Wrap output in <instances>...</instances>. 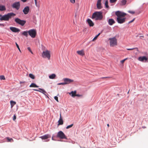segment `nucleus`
<instances>
[{
    "label": "nucleus",
    "mask_w": 148,
    "mask_h": 148,
    "mask_svg": "<svg viewBox=\"0 0 148 148\" xmlns=\"http://www.w3.org/2000/svg\"><path fill=\"white\" fill-rule=\"evenodd\" d=\"M110 45V47H113L117 45V39L116 36L109 38Z\"/></svg>",
    "instance_id": "4"
},
{
    "label": "nucleus",
    "mask_w": 148,
    "mask_h": 148,
    "mask_svg": "<svg viewBox=\"0 0 148 148\" xmlns=\"http://www.w3.org/2000/svg\"><path fill=\"white\" fill-rule=\"evenodd\" d=\"M29 87L38 88V86L37 85L35 84L34 83H32L29 86Z\"/></svg>",
    "instance_id": "22"
},
{
    "label": "nucleus",
    "mask_w": 148,
    "mask_h": 148,
    "mask_svg": "<svg viewBox=\"0 0 148 148\" xmlns=\"http://www.w3.org/2000/svg\"><path fill=\"white\" fill-rule=\"evenodd\" d=\"M49 140H48L47 141H49Z\"/></svg>",
    "instance_id": "56"
},
{
    "label": "nucleus",
    "mask_w": 148,
    "mask_h": 148,
    "mask_svg": "<svg viewBox=\"0 0 148 148\" xmlns=\"http://www.w3.org/2000/svg\"><path fill=\"white\" fill-rule=\"evenodd\" d=\"M0 26L3 27L4 26V25L3 24L0 23Z\"/></svg>",
    "instance_id": "46"
},
{
    "label": "nucleus",
    "mask_w": 148,
    "mask_h": 148,
    "mask_svg": "<svg viewBox=\"0 0 148 148\" xmlns=\"http://www.w3.org/2000/svg\"><path fill=\"white\" fill-rule=\"evenodd\" d=\"M76 92L75 91H72L71 93H69V94H71V96L72 97H74L75 96Z\"/></svg>",
    "instance_id": "26"
},
{
    "label": "nucleus",
    "mask_w": 148,
    "mask_h": 148,
    "mask_svg": "<svg viewBox=\"0 0 148 148\" xmlns=\"http://www.w3.org/2000/svg\"><path fill=\"white\" fill-rule=\"evenodd\" d=\"M108 22L110 25H112L115 23V21L113 19L110 18L108 19Z\"/></svg>",
    "instance_id": "18"
},
{
    "label": "nucleus",
    "mask_w": 148,
    "mask_h": 148,
    "mask_svg": "<svg viewBox=\"0 0 148 148\" xmlns=\"http://www.w3.org/2000/svg\"><path fill=\"white\" fill-rule=\"evenodd\" d=\"M135 19V18H134L133 20H132L131 21H129V22H128V23H130L132 22H133L134 20Z\"/></svg>",
    "instance_id": "44"
},
{
    "label": "nucleus",
    "mask_w": 148,
    "mask_h": 148,
    "mask_svg": "<svg viewBox=\"0 0 148 148\" xmlns=\"http://www.w3.org/2000/svg\"><path fill=\"white\" fill-rule=\"evenodd\" d=\"M140 37H143V38L144 37V36H140Z\"/></svg>",
    "instance_id": "52"
},
{
    "label": "nucleus",
    "mask_w": 148,
    "mask_h": 148,
    "mask_svg": "<svg viewBox=\"0 0 148 148\" xmlns=\"http://www.w3.org/2000/svg\"><path fill=\"white\" fill-rule=\"evenodd\" d=\"M115 14L117 16L116 20L119 23L122 24L125 22L126 18L125 16L126 15V13L118 11L115 12Z\"/></svg>",
    "instance_id": "1"
},
{
    "label": "nucleus",
    "mask_w": 148,
    "mask_h": 148,
    "mask_svg": "<svg viewBox=\"0 0 148 148\" xmlns=\"http://www.w3.org/2000/svg\"><path fill=\"white\" fill-rule=\"evenodd\" d=\"M29 10V6H27L26 7L24 8V9L23 10V11L24 14H27L28 13Z\"/></svg>",
    "instance_id": "12"
},
{
    "label": "nucleus",
    "mask_w": 148,
    "mask_h": 148,
    "mask_svg": "<svg viewBox=\"0 0 148 148\" xmlns=\"http://www.w3.org/2000/svg\"><path fill=\"white\" fill-rule=\"evenodd\" d=\"M107 126L108 127L109 126V124H107Z\"/></svg>",
    "instance_id": "54"
},
{
    "label": "nucleus",
    "mask_w": 148,
    "mask_h": 148,
    "mask_svg": "<svg viewBox=\"0 0 148 148\" xmlns=\"http://www.w3.org/2000/svg\"><path fill=\"white\" fill-rule=\"evenodd\" d=\"M21 0L23 2H26L27 1V0Z\"/></svg>",
    "instance_id": "47"
},
{
    "label": "nucleus",
    "mask_w": 148,
    "mask_h": 148,
    "mask_svg": "<svg viewBox=\"0 0 148 148\" xmlns=\"http://www.w3.org/2000/svg\"><path fill=\"white\" fill-rule=\"evenodd\" d=\"M20 6V4L19 2H15L12 5V8L16 9L17 10L19 9Z\"/></svg>",
    "instance_id": "9"
},
{
    "label": "nucleus",
    "mask_w": 148,
    "mask_h": 148,
    "mask_svg": "<svg viewBox=\"0 0 148 148\" xmlns=\"http://www.w3.org/2000/svg\"><path fill=\"white\" fill-rule=\"evenodd\" d=\"M101 0H98L97 4V8L98 9H100L102 8L101 5Z\"/></svg>",
    "instance_id": "15"
},
{
    "label": "nucleus",
    "mask_w": 148,
    "mask_h": 148,
    "mask_svg": "<svg viewBox=\"0 0 148 148\" xmlns=\"http://www.w3.org/2000/svg\"><path fill=\"white\" fill-rule=\"evenodd\" d=\"M70 1L72 3H74L75 2V0H70Z\"/></svg>",
    "instance_id": "40"
},
{
    "label": "nucleus",
    "mask_w": 148,
    "mask_h": 148,
    "mask_svg": "<svg viewBox=\"0 0 148 148\" xmlns=\"http://www.w3.org/2000/svg\"><path fill=\"white\" fill-rule=\"evenodd\" d=\"M34 1L36 6L37 7L39 8V4H37V0H34Z\"/></svg>",
    "instance_id": "32"
},
{
    "label": "nucleus",
    "mask_w": 148,
    "mask_h": 148,
    "mask_svg": "<svg viewBox=\"0 0 148 148\" xmlns=\"http://www.w3.org/2000/svg\"><path fill=\"white\" fill-rule=\"evenodd\" d=\"M30 52L32 54H33V52L32 51V50L31 51H30Z\"/></svg>",
    "instance_id": "53"
},
{
    "label": "nucleus",
    "mask_w": 148,
    "mask_h": 148,
    "mask_svg": "<svg viewBox=\"0 0 148 148\" xmlns=\"http://www.w3.org/2000/svg\"><path fill=\"white\" fill-rule=\"evenodd\" d=\"M42 56L43 58H47L49 60L50 58V52L47 50L43 51Z\"/></svg>",
    "instance_id": "5"
},
{
    "label": "nucleus",
    "mask_w": 148,
    "mask_h": 148,
    "mask_svg": "<svg viewBox=\"0 0 148 148\" xmlns=\"http://www.w3.org/2000/svg\"><path fill=\"white\" fill-rule=\"evenodd\" d=\"M63 80L65 83V84H69L74 81L73 80L67 78H63Z\"/></svg>",
    "instance_id": "10"
},
{
    "label": "nucleus",
    "mask_w": 148,
    "mask_h": 148,
    "mask_svg": "<svg viewBox=\"0 0 148 148\" xmlns=\"http://www.w3.org/2000/svg\"><path fill=\"white\" fill-rule=\"evenodd\" d=\"M56 77V75L54 73H53L49 76V78L50 79H55Z\"/></svg>",
    "instance_id": "20"
},
{
    "label": "nucleus",
    "mask_w": 148,
    "mask_h": 148,
    "mask_svg": "<svg viewBox=\"0 0 148 148\" xmlns=\"http://www.w3.org/2000/svg\"><path fill=\"white\" fill-rule=\"evenodd\" d=\"M87 21L88 24L90 27H92L93 26L94 24L93 22L90 19L88 18L87 20Z\"/></svg>",
    "instance_id": "17"
},
{
    "label": "nucleus",
    "mask_w": 148,
    "mask_h": 148,
    "mask_svg": "<svg viewBox=\"0 0 148 148\" xmlns=\"http://www.w3.org/2000/svg\"><path fill=\"white\" fill-rule=\"evenodd\" d=\"M147 35V36H148V34Z\"/></svg>",
    "instance_id": "57"
},
{
    "label": "nucleus",
    "mask_w": 148,
    "mask_h": 148,
    "mask_svg": "<svg viewBox=\"0 0 148 148\" xmlns=\"http://www.w3.org/2000/svg\"><path fill=\"white\" fill-rule=\"evenodd\" d=\"M15 44H16V47L18 48V50H19V51L21 52V51L20 49V48L19 47V46H18V45L17 44V43L16 42Z\"/></svg>",
    "instance_id": "35"
},
{
    "label": "nucleus",
    "mask_w": 148,
    "mask_h": 148,
    "mask_svg": "<svg viewBox=\"0 0 148 148\" xmlns=\"http://www.w3.org/2000/svg\"><path fill=\"white\" fill-rule=\"evenodd\" d=\"M29 76L32 79H35V76L34 75L30 73L29 75Z\"/></svg>",
    "instance_id": "28"
},
{
    "label": "nucleus",
    "mask_w": 148,
    "mask_h": 148,
    "mask_svg": "<svg viewBox=\"0 0 148 148\" xmlns=\"http://www.w3.org/2000/svg\"><path fill=\"white\" fill-rule=\"evenodd\" d=\"M16 119V116L15 115H14L13 116V120L15 121Z\"/></svg>",
    "instance_id": "41"
},
{
    "label": "nucleus",
    "mask_w": 148,
    "mask_h": 148,
    "mask_svg": "<svg viewBox=\"0 0 148 148\" xmlns=\"http://www.w3.org/2000/svg\"><path fill=\"white\" fill-rule=\"evenodd\" d=\"M77 53L79 55L81 56H83L84 55V53L83 50L77 51Z\"/></svg>",
    "instance_id": "21"
},
{
    "label": "nucleus",
    "mask_w": 148,
    "mask_h": 148,
    "mask_svg": "<svg viewBox=\"0 0 148 148\" xmlns=\"http://www.w3.org/2000/svg\"><path fill=\"white\" fill-rule=\"evenodd\" d=\"M10 104H11V108H12L14 106V105H15L16 103L15 102L13 101H10Z\"/></svg>",
    "instance_id": "24"
},
{
    "label": "nucleus",
    "mask_w": 148,
    "mask_h": 148,
    "mask_svg": "<svg viewBox=\"0 0 148 148\" xmlns=\"http://www.w3.org/2000/svg\"><path fill=\"white\" fill-rule=\"evenodd\" d=\"M6 10L5 6L0 5V11H3Z\"/></svg>",
    "instance_id": "23"
},
{
    "label": "nucleus",
    "mask_w": 148,
    "mask_h": 148,
    "mask_svg": "<svg viewBox=\"0 0 148 148\" xmlns=\"http://www.w3.org/2000/svg\"><path fill=\"white\" fill-rule=\"evenodd\" d=\"M15 22L17 24L23 26L26 23V21L25 20H21L18 18H16L15 19Z\"/></svg>",
    "instance_id": "7"
},
{
    "label": "nucleus",
    "mask_w": 148,
    "mask_h": 148,
    "mask_svg": "<svg viewBox=\"0 0 148 148\" xmlns=\"http://www.w3.org/2000/svg\"><path fill=\"white\" fill-rule=\"evenodd\" d=\"M28 31H24L22 33V34L23 35L27 37L28 36Z\"/></svg>",
    "instance_id": "27"
},
{
    "label": "nucleus",
    "mask_w": 148,
    "mask_h": 148,
    "mask_svg": "<svg viewBox=\"0 0 148 148\" xmlns=\"http://www.w3.org/2000/svg\"><path fill=\"white\" fill-rule=\"evenodd\" d=\"M129 12L130 13L134 14V13L135 12L134 11H129Z\"/></svg>",
    "instance_id": "42"
},
{
    "label": "nucleus",
    "mask_w": 148,
    "mask_h": 148,
    "mask_svg": "<svg viewBox=\"0 0 148 148\" xmlns=\"http://www.w3.org/2000/svg\"><path fill=\"white\" fill-rule=\"evenodd\" d=\"M108 2L107 0H106L105 1V5L106 7L107 8H108L109 7V6L108 5Z\"/></svg>",
    "instance_id": "29"
},
{
    "label": "nucleus",
    "mask_w": 148,
    "mask_h": 148,
    "mask_svg": "<svg viewBox=\"0 0 148 148\" xmlns=\"http://www.w3.org/2000/svg\"><path fill=\"white\" fill-rule=\"evenodd\" d=\"M33 90L35 91L39 92H40L42 93L45 95L47 96V95L46 94H47V92L44 89H43L39 88L38 90L37 89H33Z\"/></svg>",
    "instance_id": "11"
},
{
    "label": "nucleus",
    "mask_w": 148,
    "mask_h": 148,
    "mask_svg": "<svg viewBox=\"0 0 148 148\" xmlns=\"http://www.w3.org/2000/svg\"><path fill=\"white\" fill-rule=\"evenodd\" d=\"M103 18L102 12H94L92 16V18L95 20H101Z\"/></svg>",
    "instance_id": "3"
},
{
    "label": "nucleus",
    "mask_w": 148,
    "mask_h": 148,
    "mask_svg": "<svg viewBox=\"0 0 148 148\" xmlns=\"http://www.w3.org/2000/svg\"><path fill=\"white\" fill-rule=\"evenodd\" d=\"M7 139L8 140V142H13V139L12 138H8V137H7Z\"/></svg>",
    "instance_id": "31"
},
{
    "label": "nucleus",
    "mask_w": 148,
    "mask_h": 148,
    "mask_svg": "<svg viewBox=\"0 0 148 148\" xmlns=\"http://www.w3.org/2000/svg\"><path fill=\"white\" fill-rule=\"evenodd\" d=\"M51 137V136L49 134H45L40 137L42 140H45Z\"/></svg>",
    "instance_id": "14"
},
{
    "label": "nucleus",
    "mask_w": 148,
    "mask_h": 148,
    "mask_svg": "<svg viewBox=\"0 0 148 148\" xmlns=\"http://www.w3.org/2000/svg\"><path fill=\"white\" fill-rule=\"evenodd\" d=\"M100 34V33H99L94 38L92 39V41H93L94 40H96L98 37L99 36V35Z\"/></svg>",
    "instance_id": "30"
},
{
    "label": "nucleus",
    "mask_w": 148,
    "mask_h": 148,
    "mask_svg": "<svg viewBox=\"0 0 148 148\" xmlns=\"http://www.w3.org/2000/svg\"><path fill=\"white\" fill-rule=\"evenodd\" d=\"M10 29L12 32H18L20 31L19 29L14 27H10Z\"/></svg>",
    "instance_id": "13"
},
{
    "label": "nucleus",
    "mask_w": 148,
    "mask_h": 148,
    "mask_svg": "<svg viewBox=\"0 0 148 148\" xmlns=\"http://www.w3.org/2000/svg\"><path fill=\"white\" fill-rule=\"evenodd\" d=\"M126 0H122L121 1V5H125L126 3Z\"/></svg>",
    "instance_id": "25"
},
{
    "label": "nucleus",
    "mask_w": 148,
    "mask_h": 148,
    "mask_svg": "<svg viewBox=\"0 0 148 148\" xmlns=\"http://www.w3.org/2000/svg\"><path fill=\"white\" fill-rule=\"evenodd\" d=\"M127 58H126L123 60H121V61H120V62L121 63H123L124 62H125V61L126 60H127Z\"/></svg>",
    "instance_id": "36"
},
{
    "label": "nucleus",
    "mask_w": 148,
    "mask_h": 148,
    "mask_svg": "<svg viewBox=\"0 0 148 148\" xmlns=\"http://www.w3.org/2000/svg\"><path fill=\"white\" fill-rule=\"evenodd\" d=\"M54 99H55L58 102H59L58 100V98L57 96H55L54 97Z\"/></svg>",
    "instance_id": "37"
},
{
    "label": "nucleus",
    "mask_w": 148,
    "mask_h": 148,
    "mask_svg": "<svg viewBox=\"0 0 148 148\" xmlns=\"http://www.w3.org/2000/svg\"><path fill=\"white\" fill-rule=\"evenodd\" d=\"M52 140H54L53 138V137H52Z\"/></svg>",
    "instance_id": "51"
},
{
    "label": "nucleus",
    "mask_w": 148,
    "mask_h": 148,
    "mask_svg": "<svg viewBox=\"0 0 148 148\" xmlns=\"http://www.w3.org/2000/svg\"><path fill=\"white\" fill-rule=\"evenodd\" d=\"M58 85H65V83H64V82H61V83H60L58 84Z\"/></svg>",
    "instance_id": "38"
},
{
    "label": "nucleus",
    "mask_w": 148,
    "mask_h": 148,
    "mask_svg": "<svg viewBox=\"0 0 148 148\" xmlns=\"http://www.w3.org/2000/svg\"><path fill=\"white\" fill-rule=\"evenodd\" d=\"M24 82H20V84H21L24 83Z\"/></svg>",
    "instance_id": "49"
},
{
    "label": "nucleus",
    "mask_w": 148,
    "mask_h": 148,
    "mask_svg": "<svg viewBox=\"0 0 148 148\" xmlns=\"http://www.w3.org/2000/svg\"><path fill=\"white\" fill-rule=\"evenodd\" d=\"M28 33L31 37L34 38L36 36V32L35 29H31L28 31Z\"/></svg>",
    "instance_id": "6"
},
{
    "label": "nucleus",
    "mask_w": 148,
    "mask_h": 148,
    "mask_svg": "<svg viewBox=\"0 0 148 148\" xmlns=\"http://www.w3.org/2000/svg\"><path fill=\"white\" fill-rule=\"evenodd\" d=\"M16 15V14L13 12L9 13L2 16L0 14V16L1 17L0 20L1 21H8L12 17Z\"/></svg>",
    "instance_id": "2"
},
{
    "label": "nucleus",
    "mask_w": 148,
    "mask_h": 148,
    "mask_svg": "<svg viewBox=\"0 0 148 148\" xmlns=\"http://www.w3.org/2000/svg\"><path fill=\"white\" fill-rule=\"evenodd\" d=\"M110 3H114L117 0H110Z\"/></svg>",
    "instance_id": "39"
},
{
    "label": "nucleus",
    "mask_w": 148,
    "mask_h": 148,
    "mask_svg": "<svg viewBox=\"0 0 148 148\" xmlns=\"http://www.w3.org/2000/svg\"><path fill=\"white\" fill-rule=\"evenodd\" d=\"M129 91H130V90H129V91H128V92H127V94H128L129 93Z\"/></svg>",
    "instance_id": "55"
},
{
    "label": "nucleus",
    "mask_w": 148,
    "mask_h": 148,
    "mask_svg": "<svg viewBox=\"0 0 148 148\" xmlns=\"http://www.w3.org/2000/svg\"><path fill=\"white\" fill-rule=\"evenodd\" d=\"M73 124H71L70 125H69L66 127V129H68L69 128L73 126Z\"/></svg>",
    "instance_id": "33"
},
{
    "label": "nucleus",
    "mask_w": 148,
    "mask_h": 148,
    "mask_svg": "<svg viewBox=\"0 0 148 148\" xmlns=\"http://www.w3.org/2000/svg\"><path fill=\"white\" fill-rule=\"evenodd\" d=\"M109 78V77H102V78Z\"/></svg>",
    "instance_id": "50"
},
{
    "label": "nucleus",
    "mask_w": 148,
    "mask_h": 148,
    "mask_svg": "<svg viewBox=\"0 0 148 148\" xmlns=\"http://www.w3.org/2000/svg\"><path fill=\"white\" fill-rule=\"evenodd\" d=\"M58 125H62L63 124V122L62 119L61 114L60 115V119L58 121Z\"/></svg>",
    "instance_id": "19"
},
{
    "label": "nucleus",
    "mask_w": 148,
    "mask_h": 148,
    "mask_svg": "<svg viewBox=\"0 0 148 148\" xmlns=\"http://www.w3.org/2000/svg\"><path fill=\"white\" fill-rule=\"evenodd\" d=\"M147 60V58L145 56L140 57L138 58V60L142 62H143L144 61H146Z\"/></svg>",
    "instance_id": "16"
},
{
    "label": "nucleus",
    "mask_w": 148,
    "mask_h": 148,
    "mask_svg": "<svg viewBox=\"0 0 148 148\" xmlns=\"http://www.w3.org/2000/svg\"><path fill=\"white\" fill-rule=\"evenodd\" d=\"M0 79L1 80H4L5 79V78L4 76L1 75L0 76Z\"/></svg>",
    "instance_id": "34"
},
{
    "label": "nucleus",
    "mask_w": 148,
    "mask_h": 148,
    "mask_svg": "<svg viewBox=\"0 0 148 148\" xmlns=\"http://www.w3.org/2000/svg\"><path fill=\"white\" fill-rule=\"evenodd\" d=\"M134 48H129V49H127L128 50H131L133 49H134Z\"/></svg>",
    "instance_id": "43"
},
{
    "label": "nucleus",
    "mask_w": 148,
    "mask_h": 148,
    "mask_svg": "<svg viewBox=\"0 0 148 148\" xmlns=\"http://www.w3.org/2000/svg\"><path fill=\"white\" fill-rule=\"evenodd\" d=\"M80 96V95H79L75 94V96H76L79 97Z\"/></svg>",
    "instance_id": "48"
},
{
    "label": "nucleus",
    "mask_w": 148,
    "mask_h": 148,
    "mask_svg": "<svg viewBox=\"0 0 148 148\" xmlns=\"http://www.w3.org/2000/svg\"><path fill=\"white\" fill-rule=\"evenodd\" d=\"M57 136L62 139L67 138L65 134L62 131H60L58 133Z\"/></svg>",
    "instance_id": "8"
},
{
    "label": "nucleus",
    "mask_w": 148,
    "mask_h": 148,
    "mask_svg": "<svg viewBox=\"0 0 148 148\" xmlns=\"http://www.w3.org/2000/svg\"><path fill=\"white\" fill-rule=\"evenodd\" d=\"M27 49L30 52L31 51V49L30 47H27Z\"/></svg>",
    "instance_id": "45"
}]
</instances>
